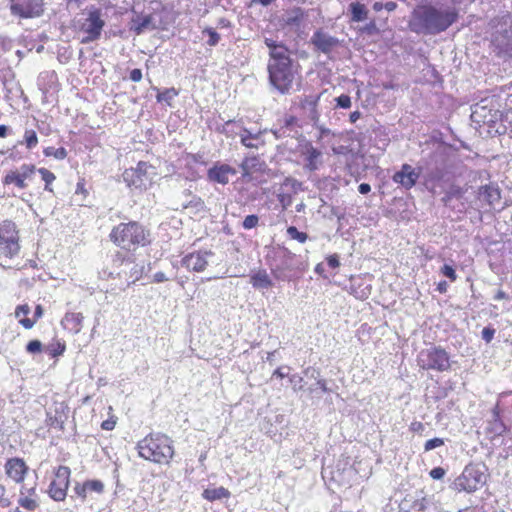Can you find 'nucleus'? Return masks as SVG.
<instances>
[{
    "label": "nucleus",
    "mask_w": 512,
    "mask_h": 512,
    "mask_svg": "<svg viewBox=\"0 0 512 512\" xmlns=\"http://www.w3.org/2000/svg\"><path fill=\"white\" fill-rule=\"evenodd\" d=\"M459 11L455 7L444 9L431 3L417 5L410 14L408 28L418 35H438L457 22Z\"/></svg>",
    "instance_id": "1"
},
{
    "label": "nucleus",
    "mask_w": 512,
    "mask_h": 512,
    "mask_svg": "<svg viewBox=\"0 0 512 512\" xmlns=\"http://www.w3.org/2000/svg\"><path fill=\"white\" fill-rule=\"evenodd\" d=\"M268 78L270 84L281 94H286L292 88L295 79L296 68L289 53L283 49L274 52V58L268 61Z\"/></svg>",
    "instance_id": "2"
},
{
    "label": "nucleus",
    "mask_w": 512,
    "mask_h": 512,
    "mask_svg": "<svg viewBox=\"0 0 512 512\" xmlns=\"http://www.w3.org/2000/svg\"><path fill=\"white\" fill-rule=\"evenodd\" d=\"M109 237L117 246L128 251L151 243L150 231L136 221L120 223L112 229Z\"/></svg>",
    "instance_id": "3"
},
{
    "label": "nucleus",
    "mask_w": 512,
    "mask_h": 512,
    "mask_svg": "<svg viewBox=\"0 0 512 512\" xmlns=\"http://www.w3.org/2000/svg\"><path fill=\"white\" fill-rule=\"evenodd\" d=\"M172 440L164 434H150L139 441V455L155 463H169L174 455Z\"/></svg>",
    "instance_id": "4"
},
{
    "label": "nucleus",
    "mask_w": 512,
    "mask_h": 512,
    "mask_svg": "<svg viewBox=\"0 0 512 512\" xmlns=\"http://www.w3.org/2000/svg\"><path fill=\"white\" fill-rule=\"evenodd\" d=\"M487 467L484 463H470L465 466L462 473L456 477L449 487L457 492H475L480 486L485 484V472Z\"/></svg>",
    "instance_id": "5"
},
{
    "label": "nucleus",
    "mask_w": 512,
    "mask_h": 512,
    "mask_svg": "<svg viewBox=\"0 0 512 512\" xmlns=\"http://www.w3.org/2000/svg\"><path fill=\"white\" fill-rule=\"evenodd\" d=\"M449 154L447 148L437 147L423 160L419 167L424 172V178L429 182L441 181L447 174Z\"/></svg>",
    "instance_id": "6"
},
{
    "label": "nucleus",
    "mask_w": 512,
    "mask_h": 512,
    "mask_svg": "<svg viewBox=\"0 0 512 512\" xmlns=\"http://www.w3.org/2000/svg\"><path fill=\"white\" fill-rule=\"evenodd\" d=\"M492 32V44L499 52H507L512 48V15L505 13L492 18L489 22Z\"/></svg>",
    "instance_id": "7"
},
{
    "label": "nucleus",
    "mask_w": 512,
    "mask_h": 512,
    "mask_svg": "<svg viewBox=\"0 0 512 512\" xmlns=\"http://www.w3.org/2000/svg\"><path fill=\"white\" fill-rule=\"evenodd\" d=\"M418 364L423 369L438 372L448 371L451 368L449 354L441 346L422 350L418 355Z\"/></svg>",
    "instance_id": "8"
},
{
    "label": "nucleus",
    "mask_w": 512,
    "mask_h": 512,
    "mask_svg": "<svg viewBox=\"0 0 512 512\" xmlns=\"http://www.w3.org/2000/svg\"><path fill=\"white\" fill-rule=\"evenodd\" d=\"M44 5V0H8L11 15L19 21L41 17Z\"/></svg>",
    "instance_id": "9"
},
{
    "label": "nucleus",
    "mask_w": 512,
    "mask_h": 512,
    "mask_svg": "<svg viewBox=\"0 0 512 512\" xmlns=\"http://www.w3.org/2000/svg\"><path fill=\"white\" fill-rule=\"evenodd\" d=\"M105 21L102 19V11L100 8L91 6L87 12V18L81 26V30L86 36L81 39L82 44H89L98 40L101 36Z\"/></svg>",
    "instance_id": "10"
},
{
    "label": "nucleus",
    "mask_w": 512,
    "mask_h": 512,
    "mask_svg": "<svg viewBox=\"0 0 512 512\" xmlns=\"http://www.w3.org/2000/svg\"><path fill=\"white\" fill-rule=\"evenodd\" d=\"M18 231L16 225L10 220L0 224V252L6 257H13L19 252Z\"/></svg>",
    "instance_id": "11"
},
{
    "label": "nucleus",
    "mask_w": 512,
    "mask_h": 512,
    "mask_svg": "<svg viewBox=\"0 0 512 512\" xmlns=\"http://www.w3.org/2000/svg\"><path fill=\"white\" fill-rule=\"evenodd\" d=\"M502 113L498 109L489 107L485 100L472 106L471 120L477 124H485L490 128L501 119Z\"/></svg>",
    "instance_id": "12"
},
{
    "label": "nucleus",
    "mask_w": 512,
    "mask_h": 512,
    "mask_svg": "<svg viewBox=\"0 0 512 512\" xmlns=\"http://www.w3.org/2000/svg\"><path fill=\"white\" fill-rule=\"evenodd\" d=\"M149 166L146 162H139L136 168L127 169L124 171L122 177L123 181L135 189L145 190L151 183V179L147 175V168Z\"/></svg>",
    "instance_id": "13"
},
{
    "label": "nucleus",
    "mask_w": 512,
    "mask_h": 512,
    "mask_svg": "<svg viewBox=\"0 0 512 512\" xmlns=\"http://www.w3.org/2000/svg\"><path fill=\"white\" fill-rule=\"evenodd\" d=\"M56 480L50 484L49 494L55 501H62L66 497L69 486L70 469L67 466H59L56 473Z\"/></svg>",
    "instance_id": "14"
},
{
    "label": "nucleus",
    "mask_w": 512,
    "mask_h": 512,
    "mask_svg": "<svg viewBox=\"0 0 512 512\" xmlns=\"http://www.w3.org/2000/svg\"><path fill=\"white\" fill-rule=\"evenodd\" d=\"M501 199L500 189L492 184L480 186L477 191V198L474 202L478 209L486 207L494 208L496 203Z\"/></svg>",
    "instance_id": "15"
},
{
    "label": "nucleus",
    "mask_w": 512,
    "mask_h": 512,
    "mask_svg": "<svg viewBox=\"0 0 512 512\" xmlns=\"http://www.w3.org/2000/svg\"><path fill=\"white\" fill-rule=\"evenodd\" d=\"M136 35H141L145 32V30H164L166 29V23L160 18L156 19V17L152 14L148 15H136L132 19V26L130 28Z\"/></svg>",
    "instance_id": "16"
},
{
    "label": "nucleus",
    "mask_w": 512,
    "mask_h": 512,
    "mask_svg": "<svg viewBox=\"0 0 512 512\" xmlns=\"http://www.w3.org/2000/svg\"><path fill=\"white\" fill-rule=\"evenodd\" d=\"M422 170L419 168H413L411 165L405 163L401 166V169L397 171L392 180L395 183L400 184L403 188L409 190L417 183L420 178Z\"/></svg>",
    "instance_id": "17"
},
{
    "label": "nucleus",
    "mask_w": 512,
    "mask_h": 512,
    "mask_svg": "<svg viewBox=\"0 0 512 512\" xmlns=\"http://www.w3.org/2000/svg\"><path fill=\"white\" fill-rule=\"evenodd\" d=\"M211 251H198L189 253L182 258V265L189 270L202 272L208 265V257L212 256Z\"/></svg>",
    "instance_id": "18"
},
{
    "label": "nucleus",
    "mask_w": 512,
    "mask_h": 512,
    "mask_svg": "<svg viewBox=\"0 0 512 512\" xmlns=\"http://www.w3.org/2000/svg\"><path fill=\"white\" fill-rule=\"evenodd\" d=\"M236 169L228 164L216 162L207 171V178L211 182L225 185L229 182V174L235 175Z\"/></svg>",
    "instance_id": "19"
},
{
    "label": "nucleus",
    "mask_w": 512,
    "mask_h": 512,
    "mask_svg": "<svg viewBox=\"0 0 512 512\" xmlns=\"http://www.w3.org/2000/svg\"><path fill=\"white\" fill-rule=\"evenodd\" d=\"M492 418L487 421L486 432L492 434L493 437L502 436L503 434L510 431V427H508L500 416V405L496 403L493 407Z\"/></svg>",
    "instance_id": "20"
},
{
    "label": "nucleus",
    "mask_w": 512,
    "mask_h": 512,
    "mask_svg": "<svg viewBox=\"0 0 512 512\" xmlns=\"http://www.w3.org/2000/svg\"><path fill=\"white\" fill-rule=\"evenodd\" d=\"M5 469L10 478L16 482H21L27 473L28 467L23 459L15 457L6 462Z\"/></svg>",
    "instance_id": "21"
},
{
    "label": "nucleus",
    "mask_w": 512,
    "mask_h": 512,
    "mask_svg": "<svg viewBox=\"0 0 512 512\" xmlns=\"http://www.w3.org/2000/svg\"><path fill=\"white\" fill-rule=\"evenodd\" d=\"M250 284L256 290H264L273 287L274 283L265 269H259L250 274Z\"/></svg>",
    "instance_id": "22"
},
{
    "label": "nucleus",
    "mask_w": 512,
    "mask_h": 512,
    "mask_svg": "<svg viewBox=\"0 0 512 512\" xmlns=\"http://www.w3.org/2000/svg\"><path fill=\"white\" fill-rule=\"evenodd\" d=\"M308 14L304 15V12L301 8H294L292 10L286 11L282 17L281 21L285 26L294 28L299 27L301 21L307 20Z\"/></svg>",
    "instance_id": "23"
},
{
    "label": "nucleus",
    "mask_w": 512,
    "mask_h": 512,
    "mask_svg": "<svg viewBox=\"0 0 512 512\" xmlns=\"http://www.w3.org/2000/svg\"><path fill=\"white\" fill-rule=\"evenodd\" d=\"M83 319L82 313L68 312L63 317L61 323L65 328L72 330L74 333H79L82 328Z\"/></svg>",
    "instance_id": "24"
},
{
    "label": "nucleus",
    "mask_w": 512,
    "mask_h": 512,
    "mask_svg": "<svg viewBox=\"0 0 512 512\" xmlns=\"http://www.w3.org/2000/svg\"><path fill=\"white\" fill-rule=\"evenodd\" d=\"M320 99V94L317 96H308L302 102V108L307 114V116L314 122V125H317L318 122V112H317V102Z\"/></svg>",
    "instance_id": "25"
},
{
    "label": "nucleus",
    "mask_w": 512,
    "mask_h": 512,
    "mask_svg": "<svg viewBox=\"0 0 512 512\" xmlns=\"http://www.w3.org/2000/svg\"><path fill=\"white\" fill-rule=\"evenodd\" d=\"M368 166L369 165L365 163V156L358 153L352 155V160L348 164L350 173L356 178L360 177V175L366 171Z\"/></svg>",
    "instance_id": "26"
},
{
    "label": "nucleus",
    "mask_w": 512,
    "mask_h": 512,
    "mask_svg": "<svg viewBox=\"0 0 512 512\" xmlns=\"http://www.w3.org/2000/svg\"><path fill=\"white\" fill-rule=\"evenodd\" d=\"M348 11L351 15V21L361 22L368 18V9L360 2H352L349 4Z\"/></svg>",
    "instance_id": "27"
},
{
    "label": "nucleus",
    "mask_w": 512,
    "mask_h": 512,
    "mask_svg": "<svg viewBox=\"0 0 512 512\" xmlns=\"http://www.w3.org/2000/svg\"><path fill=\"white\" fill-rule=\"evenodd\" d=\"M466 191L467 189L463 187H460L458 185H451L449 189L445 192L444 196L441 198V202L445 206H449L450 202L453 199H463Z\"/></svg>",
    "instance_id": "28"
},
{
    "label": "nucleus",
    "mask_w": 512,
    "mask_h": 512,
    "mask_svg": "<svg viewBox=\"0 0 512 512\" xmlns=\"http://www.w3.org/2000/svg\"><path fill=\"white\" fill-rule=\"evenodd\" d=\"M202 496L209 501H215L228 498L230 496V492L228 489L221 486L217 488L205 489L202 493Z\"/></svg>",
    "instance_id": "29"
},
{
    "label": "nucleus",
    "mask_w": 512,
    "mask_h": 512,
    "mask_svg": "<svg viewBox=\"0 0 512 512\" xmlns=\"http://www.w3.org/2000/svg\"><path fill=\"white\" fill-rule=\"evenodd\" d=\"M262 132L252 133L250 130L243 128V134L241 135V143L248 148H258V143L253 141H258L260 139Z\"/></svg>",
    "instance_id": "30"
},
{
    "label": "nucleus",
    "mask_w": 512,
    "mask_h": 512,
    "mask_svg": "<svg viewBox=\"0 0 512 512\" xmlns=\"http://www.w3.org/2000/svg\"><path fill=\"white\" fill-rule=\"evenodd\" d=\"M47 418H46V425L53 427V426H59L61 430L64 429V422L66 419V416L63 415V411H59L58 408L55 409V414L52 415L50 412H47Z\"/></svg>",
    "instance_id": "31"
},
{
    "label": "nucleus",
    "mask_w": 512,
    "mask_h": 512,
    "mask_svg": "<svg viewBox=\"0 0 512 512\" xmlns=\"http://www.w3.org/2000/svg\"><path fill=\"white\" fill-rule=\"evenodd\" d=\"M184 209H192L194 213L203 212L206 210L204 200L199 196H192V198L183 204Z\"/></svg>",
    "instance_id": "32"
},
{
    "label": "nucleus",
    "mask_w": 512,
    "mask_h": 512,
    "mask_svg": "<svg viewBox=\"0 0 512 512\" xmlns=\"http://www.w3.org/2000/svg\"><path fill=\"white\" fill-rule=\"evenodd\" d=\"M4 184H12L14 183L17 187L24 189L27 187L25 183V179H23L18 171L9 172L3 179Z\"/></svg>",
    "instance_id": "33"
},
{
    "label": "nucleus",
    "mask_w": 512,
    "mask_h": 512,
    "mask_svg": "<svg viewBox=\"0 0 512 512\" xmlns=\"http://www.w3.org/2000/svg\"><path fill=\"white\" fill-rule=\"evenodd\" d=\"M44 313V309L41 305H37L35 307V311H34V319H31V318H28V317H24L23 319H21L19 322L20 324L26 328V329H31L34 324H35V321L39 318L42 317Z\"/></svg>",
    "instance_id": "34"
},
{
    "label": "nucleus",
    "mask_w": 512,
    "mask_h": 512,
    "mask_svg": "<svg viewBox=\"0 0 512 512\" xmlns=\"http://www.w3.org/2000/svg\"><path fill=\"white\" fill-rule=\"evenodd\" d=\"M44 155L46 157H54L58 160H63L67 157V150L64 147L60 148H54V147H47L43 151Z\"/></svg>",
    "instance_id": "35"
},
{
    "label": "nucleus",
    "mask_w": 512,
    "mask_h": 512,
    "mask_svg": "<svg viewBox=\"0 0 512 512\" xmlns=\"http://www.w3.org/2000/svg\"><path fill=\"white\" fill-rule=\"evenodd\" d=\"M265 44L269 48L270 59L274 58V52H280V49L285 51V54H288V49L283 44H278L276 41L266 38Z\"/></svg>",
    "instance_id": "36"
},
{
    "label": "nucleus",
    "mask_w": 512,
    "mask_h": 512,
    "mask_svg": "<svg viewBox=\"0 0 512 512\" xmlns=\"http://www.w3.org/2000/svg\"><path fill=\"white\" fill-rule=\"evenodd\" d=\"M177 95L178 92L175 90V88H168L157 94V101L166 102L170 105V101Z\"/></svg>",
    "instance_id": "37"
},
{
    "label": "nucleus",
    "mask_w": 512,
    "mask_h": 512,
    "mask_svg": "<svg viewBox=\"0 0 512 512\" xmlns=\"http://www.w3.org/2000/svg\"><path fill=\"white\" fill-rule=\"evenodd\" d=\"M39 174L41 175L42 180L45 182V190L52 191L50 188V184L55 180V175L46 168H39Z\"/></svg>",
    "instance_id": "38"
},
{
    "label": "nucleus",
    "mask_w": 512,
    "mask_h": 512,
    "mask_svg": "<svg viewBox=\"0 0 512 512\" xmlns=\"http://www.w3.org/2000/svg\"><path fill=\"white\" fill-rule=\"evenodd\" d=\"M326 210L322 211V215L325 218L332 219V217H336L337 221L339 222L340 219L344 216L343 210L340 208H335L332 206L325 207Z\"/></svg>",
    "instance_id": "39"
},
{
    "label": "nucleus",
    "mask_w": 512,
    "mask_h": 512,
    "mask_svg": "<svg viewBox=\"0 0 512 512\" xmlns=\"http://www.w3.org/2000/svg\"><path fill=\"white\" fill-rule=\"evenodd\" d=\"M302 183L296 181L295 179L286 178L284 183L282 184V189L289 192L296 193L298 190H301Z\"/></svg>",
    "instance_id": "40"
},
{
    "label": "nucleus",
    "mask_w": 512,
    "mask_h": 512,
    "mask_svg": "<svg viewBox=\"0 0 512 512\" xmlns=\"http://www.w3.org/2000/svg\"><path fill=\"white\" fill-rule=\"evenodd\" d=\"M24 142L28 149H32L38 143V137L34 130H26L24 135Z\"/></svg>",
    "instance_id": "41"
},
{
    "label": "nucleus",
    "mask_w": 512,
    "mask_h": 512,
    "mask_svg": "<svg viewBox=\"0 0 512 512\" xmlns=\"http://www.w3.org/2000/svg\"><path fill=\"white\" fill-rule=\"evenodd\" d=\"M203 34L208 35L209 39L207 41V44L209 46H216L219 43L220 34L215 29L208 27L203 30Z\"/></svg>",
    "instance_id": "42"
},
{
    "label": "nucleus",
    "mask_w": 512,
    "mask_h": 512,
    "mask_svg": "<svg viewBox=\"0 0 512 512\" xmlns=\"http://www.w3.org/2000/svg\"><path fill=\"white\" fill-rule=\"evenodd\" d=\"M360 32L368 36H375L380 33V30L377 27L375 20H371L360 29Z\"/></svg>",
    "instance_id": "43"
},
{
    "label": "nucleus",
    "mask_w": 512,
    "mask_h": 512,
    "mask_svg": "<svg viewBox=\"0 0 512 512\" xmlns=\"http://www.w3.org/2000/svg\"><path fill=\"white\" fill-rule=\"evenodd\" d=\"M287 233L292 239L297 240L300 243H304L307 239V234L299 231L295 226L288 227Z\"/></svg>",
    "instance_id": "44"
},
{
    "label": "nucleus",
    "mask_w": 512,
    "mask_h": 512,
    "mask_svg": "<svg viewBox=\"0 0 512 512\" xmlns=\"http://www.w3.org/2000/svg\"><path fill=\"white\" fill-rule=\"evenodd\" d=\"M259 217L255 214L247 215L242 223L244 229L249 230L255 228L258 225Z\"/></svg>",
    "instance_id": "45"
},
{
    "label": "nucleus",
    "mask_w": 512,
    "mask_h": 512,
    "mask_svg": "<svg viewBox=\"0 0 512 512\" xmlns=\"http://www.w3.org/2000/svg\"><path fill=\"white\" fill-rule=\"evenodd\" d=\"M337 43V39L322 34V53H327L329 49L336 46Z\"/></svg>",
    "instance_id": "46"
},
{
    "label": "nucleus",
    "mask_w": 512,
    "mask_h": 512,
    "mask_svg": "<svg viewBox=\"0 0 512 512\" xmlns=\"http://www.w3.org/2000/svg\"><path fill=\"white\" fill-rule=\"evenodd\" d=\"M18 503L20 506H22L23 508H25L29 511H34L38 507L37 502L28 497H20L18 500Z\"/></svg>",
    "instance_id": "47"
},
{
    "label": "nucleus",
    "mask_w": 512,
    "mask_h": 512,
    "mask_svg": "<svg viewBox=\"0 0 512 512\" xmlns=\"http://www.w3.org/2000/svg\"><path fill=\"white\" fill-rule=\"evenodd\" d=\"M26 351L30 354L40 353L42 351V343L41 341L34 339L27 343Z\"/></svg>",
    "instance_id": "48"
},
{
    "label": "nucleus",
    "mask_w": 512,
    "mask_h": 512,
    "mask_svg": "<svg viewBox=\"0 0 512 512\" xmlns=\"http://www.w3.org/2000/svg\"><path fill=\"white\" fill-rule=\"evenodd\" d=\"M36 170V167L35 165L33 164H23L21 167H20V171H18V173L20 174V176L23 178V179H29L31 177V175L35 172Z\"/></svg>",
    "instance_id": "49"
},
{
    "label": "nucleus",
    "mask_w": 512,
    "mask_h": 512,
    "mask_svg": "<svg viewBox=\"0 0 512 512\" xmlns=\"http://www.w3.org/2000/svg\"><path fill=\"white\" fill-rule=\"evenodd\" d=\"M444 445V440L442 438H433V439H430V440H427L425 445H424V450L427 452V451H431L435 448H438L440 446Z\"/></svg>",
    "instance_id": "50"
},
{
    "label": "nucleus",
    "mask_w": 512,
    "mask_h": 512,
    "mask_svg": "<svg viewBox=\"0 0 512 512\" xmlns=\"http://www.w3.org/2000/svg\"><path fill=\"white\" fill-rule=\"evenodd\" d=\"M86 487L88 490L101 493L104 490V484L100 480H88L86 481Z\"/></svg>",
    "instance_id": "51"
},
{
    "label": "nucleus",
    "mask_w": 512,
    "mask_h": 512,
    "mask_svg": "<svg viewBox=\"0 0 512 512\" xmlns=\"http://www.w3.org/2000/svg\"><path fill=\"white\" fill-rule=\"evenodd\" d=\"M441 273L451 281H455L457 279L456 271L451 265L444 264L441 268Z\"/></svg>",
    "instance_id": "52"
},
{
    "label": "nucleus",
    "mask_w": 512,
    "mask_h": 512,
    "mask_svg": "<svg viewBox=\"0 0 512 512\" xmlns=\"http://www.w3.org/2000/svg\"><path fill=\"white\" fill-rule=\"evenodd\" d=\"M495 332H496V330L492 326L484 327L482 332H481L482 339L486 343H490L493 340V338H494Z\"/></svg>",
    "instance_id": "53"
},
{
    "label": "nucleus",
    "mask_w": 512,
    "mask_h": 512,
    "mask_svg": "<svg viewBox=\"0 0 512 512\" xmlns=\"http://www.w3.org/2000/svg\"><path fill=\"white\" fill-rule=\"evenodd\" d=\"M336 101L337 107L347 109L351 106V98L346 94H342L339 97L334 99Z\"/></svg>",
    "instance_id": "54"
},
{
    "label": "nucleus",
    "mask_w": 512,
    "mask_h": 512,
    "mask_svg": "<svg viewBox=\"0 0 512 512\" xmlns=\"http://www.w3.org/2000/svg\"><path fill=\"white\" fill-rule=\"evenodd\" d=\"M278 199L283 208H287L292 205V196L289 191L280 193L278 195Z\"/></svg>",
    "instance_id": "55"
},
{
    "label": "nucleus",
    "mask_w": 512,
    "mask_h": 512,
    "mask_svg": "<svg viewBox=\"0 0 512 512\" xmlns=\"http://www.w3.org/2000/svg\"><path fill=\"white\" fill-rule=\"evenodd\" d=\"M272 275L275 279L285 281L287 276L283 267L275 266L271 268Z\"/></svg>",
    "instance_id": "56"
},
{
    "label": "nucleus",
    "mask_w": 512,
    "mask_h": 512,
    "mask_svg": "<svg viewBox=\"0 0 512 512\" xmlns=\"http://www.w3.org/2000/svg\"><path fill=\"white\" fill-rule=\"evenodd\" d=\"M310 44L313 45L315 52L320 51V28L315 29Z\"/></svg>",
    "instance_id": "57"
},
{
    "label": "nucleus",
    "mask_w": 512,
    "mask_h": 512,
    "mask_svg": "<svg viewBox=\"0 0 512 512\" xmlns=\"http://www.w3.org/2000/svg\"><path fill=\"white\" fill-rule=\"evenodd\" d=\"M446 474V471L442 467H435L430 472L429 475L434 480H441Z\"/></svg>",
    "instance_id": "58"
},
{
    "label": "nucleus",
    "mask_w": 512,
    "mask_h": 512,
    "mask_svg": "<svg viewBox=\"0 0 512 512\" xmlns=\"http://www.w3.org/2000/svg\"><path fill=\"white\" fill-rule=\"evenodd\" d=\"M327 265L331 269H336L340 266V260L338 254H331L326 257Z\"/></svg>",
    "instance_id": "59"
},
{
    "label": "nucleus",
    "mask_w": 512,
    "mask_h": 512,
    "mask_svg": "<svg viewBox=\"0 0 512 512\" xmlns=\"http://www.w3.org/2000/svg\"><path fill=\"white\" fill-rule=\"evenodd\" d=\"M320 155V152L316 148H311V151L309 152L308 160L309 165L312 167V169H316V160L318 156Z\"/></svg>",
    "instance_id": "60"
},
{
    "label": "nucleus",
    "mask_w": 512,
    "mask_h": 512,
    "mask_svg": "<svg viewBox=\"0 0 512 512\" xmlns=\"http://www.w3.org/2000/svg\"><path fill=\"white\" fill-rule=\"evenodd\" d=\"M234 123V120H227L224 124L217 126L216 131L222 134H226L227 136L230 135L229 126Z\"/></svg>",
    "instance_id": "61"
},
{
    "label": "nucleus",
    "mask_w": 512,
    "mask_h": 512,
    "mask_svg": "<svg viewBox=\"0 0 512 512\" xmlns=\"http://www.w3.org/2000/svg\"><path fill=\"white\" fill-rule=\"evenodd\" d=\"M292 257H293V254L290 251H288L287 249H285L284 260L282 261L281 265H279V266L283 267L284 270H286V269L290 270L291 264L289 263V260H291Z\"/></svg>",
    "instance_id": "62"
},
{
    "label": "nucleus",
    "mask_w": 512,
    "mask_h": 512,
    "mask_svg": "<svg viewBox=\"0 0 512 512\" xmlns=\"http://www.w3.org/2000/svg\"><path fill=\"white\" fill-rule=\"evenodd\" d=\"M289 371H290V368L289 367H279L277 368L274 373H273V376H276L280 379H283L285 377H287L289 375Z\"/></svg>",
    "instance_id": "63"
},
{
    "label": "nucleus",
    "mask_w": 512,
    "mask_h": 512,
    "mask_svg": "<svg viewBox=\"0 0 512 512\" xmlns=\"http://www.w3.org/2000/svg\"><path fill=\"white\" fill-rule=\"evenodd\" d=\"M133 82H139L142 79V71L139 68L132 69L129 75Z\"/></svg>",
    "instance_id": "64"
}]
</instances>
